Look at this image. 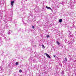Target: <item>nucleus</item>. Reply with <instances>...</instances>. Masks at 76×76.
Returning <instances> with one entry per match:
<instances>
[{"instance_id": "1", "label": "nucleus", "mask_w": 76, "mask_h": 76, "mask_svg": "<svg viewBox=\"0 0 76 76\" xmlns=\"http://www.w3.org/2000/svg\"><path fill=\"white\" fill-rule=\"evenodd\" d=\"M15 3V1H11V4L12 6H13V3Z\"/></svg>"}, {"instance_id": "2", "label": "nucleus", "mask_w": 76, "mask_h": 76, "mask_svg": "<svg viewBox=\"0 0 76 76\" xmlns=\"http://www.w3.org/2000/svg\"><path fill=\"white\" fill-rule=\"evenodd\" d=\"M46 56H47V57H48V58H51V57H50V56H49V55H48V54L47 53H45Z\"/></svg>"}, {"instance_id": "3", "label": "nucleus", "mask_w": 76, "mask_h": 76, "mask_svg": "<svg viewBox=\"0 0 76 76\" xmlns=\"http://www.w3.org/2000/svg\"><path fill=\"white\" fill-rule=\"evenodd\" d=\"M46 8H47L48 9H49V10H52L51 8V7H50L46 6Z\"/></svg>"}, {"instance_id": "4", "label": "nucleus", "mask_w": 76, "mask_h": 76, "mask_svg": "<svg viewBox=\"0 0 76 76\" xmlns=\"http://www.w3.org/2000/svg\"><path fill=\"white\" fill-rule=\"evenodd\" d=\"M59 22H62V19H60L59 20Z\"/></svg>"}, {"instance_id": "5", "label": "nucleus", "mask_w": 76, "mask_h": 76, "mask_svg": "<svg viewBox=\"0 0 76 76\" xmlns=\"http://www.w3.org/2000/svg\"><path fill=\"white\" fill-rule=\"evenodd\" d=\"M42 46L43 48H44V49L45 48V46H44V45H42Z\"/></svg>"}, {"instance_id": "6", "label": "nucleus", "mask_w": 76, "mask_h": 76, "mask_svg": "<svg viewBox=\"0 0 76 76\" xmlns=\"http://www.w3.org/2000/svg\"><path fill=\"white\" fill-rule=\"evenodd\" d=\"M47 38H48L49 37H50V35H47Z\"/></svg>"}, {"instance_id": "7", "label": "nucleus", "mask_w": 76, "mask_h": 76, "mask_svg": "<svg viewBox=\"0 0 76 76\" xmlns=\"http://www.w3.org/2000/svg\"><path fill=\"white\" fill-rule=\"evenodd\" d=\"M57 44H58V45H59L60 43H59V42H58L57 41Z\"/></svg>"}, {"instance_id": "8", "label": "nucleus", "mask_w": 76, "mask_h": 76, "mask_svg": "<svg viewBox=\"0 0 76 76\" xmlns=\"http://www.w3.org/2000/svg\"><path fill=\"white\" fill-rule=\"evenodd\" d=\"M20 73H22V69H20L19 71Z\"/></svg>"}, {"instance_id": "9", "label": "nucleus", "mask_w": 76, "mask_h": 76, "mask_svg": "<svg viewBox=\"0 0 76 76\" xmlns=\"http://www.w3.org/2000/svg\"><path fill=\"white\" fill-rule=\"evenodd\" d=\"M65 60L66 61H67V58H66V57L65 58Z\"/></svg>"}, {"instance_id": "10", "label": "nucleus", "mask_w": 76, "mask_h": 76, "mask_svg": "<svg viewBox=\"0 0 76 76\" xmlns=\"http://www.w3.org/2000/svg\"><path fill=\"white\" fill-rule=\"evenodd\" d=\"M32 28H33V29H34V28H35V27H34V26L33 25L32 26Z\"/></svg>"}, {"instance_id": "11", "label": "nucleus", "mask_w": 76, "mask_h": 76, "mask_svg": "<svg viewBox=\"0 0 76 76\" xmlns=\"http://www.w3.org/2000/svg\"><path fill=\"white\" fill-rule=\"evenodd\" d=\"M16 65H18V62H16Z\"/></svg>"}, {"instance_id": "12", "label": "nucleus", "mask_w": 76, "mask_h": 76, "mask_svg": "<svg viewBox=\"0 0 76 76\" xmlns=\"http://www.w3.org/2000/svg\"><path fill=\"white\" fill-rule=\"evenodd\" d=\"M53 57H56V56H55V55H53Z\"/></svg>"}, {"instance_id": "13", "label": "nucleus", "mask_w": 76, "mask_h": 76, "mask_svg": "<svg viewBox=\"0 0 76 76\" xmlns=\"http://www.w3.org/2000/svg\"><path fill=\"white\" fill-rule=\"evenodd\" d=\"M61 66H62V65H61Z\"/></svg>"}, {"instance_id": "14", "label": "nucleus", "mask_w": 76, "mask_h": 76, "mask_svg": "<svg viewBox=\"0 0 76 76\" xmlns=\"http://www.w3.org/2000/svg\"><path fill=\"white\" fill-rule=\"evenodd\" d=\"M60 66H61V64H60Z\"/></svg>"}, {"instance_id": "15", "label": "nucleus", "mask_w": 76, "mask_h": 76, "mask_svg": "<svg viewBox=\"0 0 76 76\" xmlns=\"http://www.w3.org/2000/svg\"><path fill=\"white\" fill-rule=\"evenodd\" d=\"M60 66H61V64H60Z\"/></svg>"}]
</instances>
